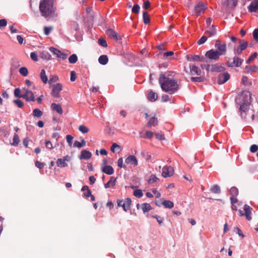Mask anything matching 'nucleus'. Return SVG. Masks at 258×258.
Returning a JSON list of instances; mask_svg holds the SVG:
<instances>
[{"label":"nucleus","instance_id":"1","mask_svg":"<svg viewBox=\"0 0 258 258\" xmlns=\"http://www.w3.org/2000/svg\"><path fill=\"white\" fill-rule=\"evenodd\" d=\"M159 82L162 90L170 94L175 93L179 89L177 81L170 73L161 74L159 79Z\"/></svg>","mask_w":258,"mask_h":258},{"label":"nucleus","instance_id":"2","mask_svg":"<svg viewBox=\"0 0 258 258\" xmlns=\"http://www.w3.org/2000/svg\"><path fill=\"white\" fill-rule=\"evenodd\" d=\"M54 2V0L40 1L39 8L42 16L48 18L53 16L55 11Z\"/></svg>","mask_w":258,"mask_h":258},{"label":"nucleus","instance_id":"3","mask_svg":"<svg viewBox=\"0 0 258 258\" xmlns=\"http://www.w3.org/2000/svg\"><path fill=\"white\" fill-rule=\"evenodd\" d=\"M240 98L243 102L240 105V110L241 111L245 112L248 109V102L251 98V94L249 91H243Z\"/></svg>","mask_w":258,"mask_h":258},{"label":"nucleus","instance_id":"4","mask_svg":"<svg viewBox=\"0 0 258 258\" xmlns=\"http://www.w3.org/2000/svg\"><path fill=\"white\" fill-rule=\"evenodd\" d=\"M117 206L122 207L125 212L130 210L132 200L130 198H126L124 201L118 200L117 201Z\"/></svg>","mask_w":258,"mask_h":258},{"label":"nucleus","instance_id":"5","mask_svg":"<svg viewBox=\"0 0 258 258\" xmlns=\"http://www.w3.org/2000/svg\"><path fill=\"white\" fill-rule=\"evenodd\" d=\"M22 91L23 92L22 98L25 99L27 101H35L34 94L31 91L24 88L22 89Z\"/></svg>","mask_w":258,"mask_h":258},{"label":"nucleus","instance_id":"6","mask_svg":"<svg viewBox=\"0 0 258 258\" xmlns=\"http://www.w3.org/2000/svg\"><path fill=\"white\" fill-rule=\"evenodd\" d=\"M205 56L209 59L217 60L220 55L217 50L211 49L206 53Z\"/></svg>","mask_w":258,"mask_h":258},{"label":"nucleus","instance_id":"7","mask_svg":"<svg viewBox=\"0 0 258 258\" xmlns=\"http://www.w3.org/2000/svg\"><path fill=\"white\" fill-rule=\"evenodd\" d=\"M173 168L170 166L164 167L162 169V175L164 177H170L174 174Z\"/></svg>","mask_w":258,"mask_h":258},{"label":"nucleus","instance_id":"8","mask_svg":"<svg viewBox=\"0 0 258 258\" xmlns=\"http://www.w3.org/2000/svg\"><path fill=\"white\" fill-rule=\"evenodd\" d=\"M207 8V6L203 2H200L195 8V12L197 15H200L204 13Z\"/></svg>","mask_w":258,"mask_h":258},{"label":"nucleus","instance_id":"9","mask_svg":"<svg viewBox=\"0 0 258 258\" xmlns=\"http://www.w3.org/2000/svg\"><path fill=\"white\" fill-rule=\"evenodd\" d=\"M62 90V85L60 83H57L52 87L51 94L53 96L59 98L60 97L59 93Z\"/></svg>","mask_w":258,"mask_h":258},{"label":"nucleus","instance_id":"10","mask_svg":"<svg viewBox=\"0 0 258 258\" xmlns=\"http://www.w3.org/2000/svg\"><path fill=\"white\" fill-rule=\"evenodd\" d=\"M106 34L109 38L115 41L121 39V37L118 34L112 29H108L106 32Z\"/></svg>","mask_w":258,"mask_h":258},{"label":"nucleus","instance_id":"11","mask_svg":"<svg viewBox=\"0 0 258 258\" xmlns=\"http://www.w3.org/2000/svg\"><path fill=\"white\" fill-rule=\"evenodd\" d=\"M230 79V75L228 73L220 74L218 77V83L222 85Z\"/></svg>","mask_w":258,"mask_h":258},{"label":"nucleus","instance_id":"12","mask_svg":"<svg viewBox=\"0 0 258 258\" xmlns=\"http://www.w3.org/2000/svg\"><path fill=\"white\" fill-rule=\"evenodd\" d=\"M215 46L217 47L218 50V53H219L220 55H224L226 53V44H221L219 41H217L215 44Z\"/></svg>","mask_w":258,"mask_h":258},{"label":"nucleus","instance_id":"13","mask_svg":"<svg viewBox=\"0 0 258 258\" xmlns=\"http://www.w3.org/2000/svg\"><path fill=\"white\" fill-rule=\"evenodd\" d=\"M239 42L240 43V45L237 48L234 49L235 54H241L242 51L245 50L247 47V43L246 42L240 40Z\"/></svg>","mask_w":258,"mask_h":258},{"label":"nucleus","instance_id":"14","mask_svg":"<svg viewBox=\"0 0 258 258\" xmlns=\"http://www.w3.org/2000/svg\"><path fill=\"white\" fill-rule=\"evenodd\" d=\"M186 59L188 61H199V62H203L204 61V57L202 56H200L198 55H187Z\"/></svg>","mask_w":258,"mask_h":258},{"label":"nucleus","instance_id":"15","mask_svg":"<svg viewBox=\"0 0 258 258\" xmlns=\"http://www.w3.org/2000/svg\"><path fill=\"white\" fill-rule=\"evenodd\" d=\"M249 12H255L258 10V0H253L248 6Z\"/></svg>","mask_w":258,"mask_h":258},{"label":"nucleus","instance_id":"16","mask_svg":"<svg viewBox=\"0 0 258 258\" xmlns=\"http://www.w3.org/2000/svg\"><path fill=\"white\" fill-rule=\"evenodd\" d=\"M190 72L192 75H196L197 76H200L202 74L201 70L198 67L193 65H189Z\"/></svg>","mask_w":258,"mask_h":258},{"label":"nucleus","instance_id":"17","mask_svg":"<svg viewBox=\"0 0 258 258\" xmlns=\"http://www.w3.org/2000/svg\"><path fill=\"white\" fill-rule=\"evenodd\" d=\"M140 206L141 207V209H142L143 213H144L149 211L150 210H151L152 209L151 206L148 203H145L141 205L138 204L137 205V208L138 209H139Z\"/></svg>","mask_w":258,"mask_h":258},{"label":"nucleus","instance_id":"18","mask_svg":"<svg viewBox=\"0 0 258 258\" xmlns=\"http://www.w3.org/2000/svg\"><path fill=\"white\" fill-rule=\"evenodd\" d=\"M245 70L246 73L252 74L258 71V67L256 66H246L245 67Z\"/></svg>","mask_w":258,"mask_h":258},{"label":"nucleus","instance_id":"19","mask_svg":"<svg viewBox=\"0 0 258 258\" xmlns=\"http://www.w3.org/2000/svg\"><path fill=\"white\" fill-rule=\"evenodd\" d=\"M91 157V153L87 150H84L82 151L81 155L80 156V159L81 160H88Z\"/></svg>","mask_w":258,"mask_h":258},{"label":"nucleus","instance_id":"20","mask_svg":"<svg viewBox=\"0 0 258 258\" xmlns=\"http://www.w3.org/2000/svg\"><path fill=\"white\" fill-rule=\"evenodd\" d=\"M51 109L56 111L59 114H62L63 113L61 106L60 104L53 103L51 105Z\"/></svg>","mask_w":258,"mask_h":258},{"label":"nucleus","instance_id":"21","mask_svg":"<svg viewBox=\"0 0 258 258\" xmlns=\"http://www.w3.org/2000/svg\"><path fill=\"white\" fill-rule=\"evenodd\" d=\"M102 171L104 173L111 175L114 173V169L112 166L109 165H105L102 167Z\"/></svg>","mask_w":258,"mask_h":258},{"label":"nucleus","instance_id":"22","mask_svg":"<svg viewBox=\"0 0 258 258\" xmlns=\"http://www.w3.org/2000/svg\"><path fill=\"white\" fill-rule=\"evenodd\" d=\"M224 68L218 64H212L211 72H221L224 71Z\"/></svg>","mask_w":258,"mask_h":258},{"label":"nucleus","instance_id":"23","mask_svg":"<svg viewBox=\"0 0 258 258\" xmlns=\"http://www.w3.org/2000/svg\"><path fill=\"white\" fill-rule=\"evenodd\" d=\"M251 208L247 205H245L244 206V210L245 211V216H246V219L248 220H250L251 219V217L250 216L251 214Z\"/></svg>","mask_w":258,"mask_h":258},{"label":"nucleus","instance_id":"24","mask_svg":"<svg viewBox=\"0 0 258 258\" xmlns=\"http://www.w3.org/2000/svg\"><path fill=\"white\" fill-rule=\"evenodd\" d=\"M116 178L112 176L110 177V180L104 184L105 188H108L110 187H113L115 184Z\"/></svg>","mask_w":258,"mask_h":258},{"label":"nucleus","instance_id":"25","mask_svg":"<svg viewBox=\"0 0 258 258\" xmlns=\"http://www.w3.org/2000/svg\"><path fill=\"white\" fill-rule=\"evenodd\" d=\"M158 98V95L153 91L149 92L148 94V99L150 101H155Z\"/></svg>","mask_w":258,"mask_h":258},{"label":"nucleus","instance_id":"26","mask_svg":"<svg viewBox=\"0 0 258 258\" xmlns=\"http://www.w3.org/2000/svg\"><path fill=\"white\" fill-rule=\"evenodd\" d=\"M216 28L214 26H212L205 32V34L207 35L209 37H211L214 35L216 34Z\"/></svg>","mask_w":258,"mask_h":258},{"label":"nucleus","instance_id":"27","mask_svg":"<svg viewBox=\"0 0 258 258\" xmlns=\"http://www.w3.org/2000/svg\"><path fill=\"white\" fill-rule=\"evenodd\" d=\"M40 77L43 83L46 84L48 82L47 76L44 70H41L40 73Z\"/></svg>","mask_w":258,"mask_h":258},{"label":"nucleus","instance_id":"28","mask_svg":"<svg viewBox=\"0 0 258 258\" xmlns=\"http://www.w3.org/2000/svg\"><path fill=\"white\" fill-rule=\"evenodd\" d=\"M99 62L103 65H105L107 63L108 61V58L107 55H102L98 58Z\"/></svg>","mask_w":258,"mask_h":258},{"label":"nucleus","instance_id":"29","mask_svg":"<svg viewBox=\"0 0 258 258\" xmlns=\"http://www.w3.org/2000/svg\"><path fill=\"white\" fill-rule=\"evenodd\" d=\"M82 191L84 192L83 195L86 197L91 196V191L87 185H84L82 188Z\"/></svg>","mask_w":258,"mask_h":258},{"label":"nucleus","instance_id":"30","mask_svg":"<svg viewBox=\"0 0 258 258\" xmlns=\"http://www.w3.org/2000/svg\"><path fill=\"white\" fill-rule=\"evenodd\" d=\"M140 137L144 139H151L153 137L154 134L150 131H146L144 134L140 133Z\"/></svg>","mask_w":258,"mask_h":258},{"label":"nucleus","instance_id":"31","mask_svg":"<svg viewBox=\"0 0 258 258\" xmlns=\"http://www.w3.org/2000/svg\"><path fill=\"white\" fill-rule=\"evenodd\" d=\"M40 56L41 58L46 60H50L51 59V56L49 52L47 51H43L41 52L40 54Z\"/></svg>","mask_w":258,"mask_h":258},{"label":"nucleus","instance_id":"32","mask_svg":"<svg viewBox=\"0 0 258 258\" xmlns=\"http://www.w3.org/2000/svg\"><path fill=\"white\" fill-rule=\"evenodd\" d=\"M158 124V119L157 118L155 117H151L149 121L148 122V126L149 127H151L152 126H156Z\"/></svg>","mask_w":258,"mask_h":258},{"label":"nucleus","instance_id":"33","mask_svg":"<svg viewBox=\"0 0 258 258\" xmlns=\"http://www.w3.org/2000/svg\"><path fill=\"white\" fill-rule=\"evenodd\" d=\"M162 204L166 208L171 209L174 206V203L172 202L169 201V200H166V201H163L162 203Z\"/></svg>","mask_w":258,"mask_h":258},{"label":"nucleus","instance_id":"34","mask_svg":"<svg viewBox=\"0 0 258 258\" xmlns=\"http://www.w3.org/2000/svg\"><path fill=\"white\" fill-rule=\"evenodd\" d=\"M243 60L238 57H234L233 58V63L235 67H239L241 65Z\"/></svg>","mask_w":258,"mask_h":258},{"label":"nucleus","instance_id":"35","mask_svg":"<svg viewBox=\"0 0 258 258\" xmlns=\"http://www.w3.org/2000/svg\"><path fill=\"white\" fill-rule=\"evenodd\" d=\"M159 180V179L155 175H151L149 179L148 180V183L150 184L157 182Z\"/></svg>","mask_w":258,"mask_h":258},{"label":"nucleus","instance_id":"36","mask_svg":"<svg viewBox=\"0 0 258 258\" xmlns=\"http://www.w3.org/2000/svg\"><path fill=\"white\" fill-rule=\"evenodd\" d=\"M143 18L145 24H147L150 22V16L147 12H143Z\"/></svg>","mask_w":258,"mask_h":258},{"label":"nucleus","instance_id":"37","mask_svg":"<svg viewBox=\"0 0 258 258\" xmlns=\"http://www.w3.org/2000/svg\"><path fill=\"white\" fill-rule=\"evenodd\" d=\"M78 60V57L76 54H73L69 57V61L71 63H75Z\"/></svg>","mask_w":258,"mask_h":258},{"label":"nucleus","instance_id":"38","mask_svg":"<svg viewBox=\"0 0 258 258\" xmlns=\"http://www.w3.org/2000/svg\"><path fill=\"white\" fill-rule=\"evenodd\" d=\"M230 194L232 196L231 197H236L238 195V190L235 187H232L230 189Z\"/></svg>","mask_w":258,"mask_h":258},{"label":"nucleus","instance_id":"39","mask_svg":"<svg viewBox=\"0 0 258 258\" xmlns=\"http://www.w3.org/2000/svg\"><path fill=\"white\" fill-rule=\"evenodd\" d=\"M237 4V0H227V5L230 8L235 7Z\"/></svg>","mask_w":258,"mask_h":258},{"label":"nucleus","instance_id":"40","mask_svg":"<svg viewBox=\"0 0 258 258\" xmlns=\"http://www.w3.org/2000/svg\"><path fill=\"white\" fill-rule=\"evenodd\" d=\"M211 191L214 194H219L220 192V188L217 185H214L211 188Z\"/></svg>","mask_w":258,"mask_h":258},{"label":"nucleus","instance_id":"41","mask_svg":"<svg viewBox=\"0 0 258 258\" xmlns=\"http://www.w3.org/2000/svg\"><path fill=\"white\" fill-rule=\"evenodd\" d=\"M86 145V142L83 140L81 142L78 141H75L74 144V146L78 148H81L84 147Z\"/></svg>","mask_w":258,"mask_h":258},{"label":"nucleus","instance_id":"42","mask_svg":"<svg viewBox=\"0 0 258 258\" xmlns=\"http://www.w3.org/2000/svg\"><path fill=\"white\" fill-rule=\"evenodd\" d=\"M12 145L16 146L18 145L20 142L19 137L17 134H15L13 139Z\"/></svg>","mask_w":258,"mask_h":258},{"label":"nucleus","instance_id":"43","mask_svg":"<svg viewBox=\"0 0 258 258\" xmlns=\"http://www.w3.org/2000/svg\"><path fill=\"white\" fill-rule=\"evenodd\" d=\"M242 82L245 86H250L252 84L251 81H248V79L246 76H243Z\"/></svg>","mask_w":258,"mask_h":258},{"label":"nucleus","instance_id":"44","mask_svg":"<svg viewBox=\"0 0 258 258\" xmlns=\"http://www.w3.org/2000/svg\"><path fill=\"white\" fill-rule=\"evenodd\" d=\"M33 115L35 117H40L42 115V112L39 109H34Z\"/></svg>","mask_w":258,"mask_h":258},{"label":"nucleus","instance_id":"45","mask_svg":"<svg viewBox=\"0 0 258 258\" xmlns=\"http://www.w3.org/2000/svg\"><path fill=\"white\" fill-rule=\"evenodd\" d=\"M49 50L52 53H53L54 54L56 55L57 57H58V56L59 55V54L61 52V51L59 50H58L54 47H50L49 48Z\"/></svg>","mask_w":258,"mask_h":258},{"label":"nucleus","instance_id":"46","mask_svg":"<svg viewBox=\"0 0 258 258\" xmlns=\"http://www.w3.org/2000/svg\"><path fill=\"white\" fill-rule=\"evenodd\" d=\"M19 73L23 76H27L28 74V71L26 68L22 67L19 70Z\"/></svg>","mask_w":258,"mask_h":258},{"label":"nucleus","instance_id":"47","mask_svg":"<svg viewBox=\"0 0 258 258\" xmlns=\"http://www.w3.org/2000/svg\"><path fill=\"white\" fill-rule=\"evenodd\" d=\"M120 148V146L116 143H113L111 147L110 150L112 152L114 153L115 152L118 151Z\"/></svg>","mask_w":258,"mask_h":258},{"label":"nucleus","instance_id":"48","mask_svg":"<svg viewBox=\"0 0 258 258\" xmlns=\"http://www.w3.org/2000/svg\"><path fill=\"white\" fill-rule=\"evenodd\" d=\"M204 79L203 77H191V80L194 82H202L204 81Z\"/></svg>","mask_w":258,"mask_h":258},{"label":"nucleus","instance_id":"49","mask_svg":"<svg viewBox=\"0 0 258 258\" xmlns=\"http://www.w3.org/2000/svg\"><path fill=\"white\" fill-rule=\"evenodd\" d=\"M134 195L138 198H140L143 196V194L141 189H136L134 191Z\"/></svg>","mask_w":258,"mask_h":258},{"label":"nucleus","instance_id":"50","mask_svg":"<svg viewBox=\"0 0 258 258\" xmlns=\"http://www.w3.org/2000/svg\"><path fill=\"white\" fill-rule=\"evenodd\" d=\"M140 10V7L138 4L135 5L132 9V12L135 14H138Z\"/></svg>","mask_w":258,"mask_h":258},{"label":"nucleus","instance_id":"51","mask_svg":"<svg viewBox=\"0 0 258 258\" xmlns=\"http://www.w3.org/2000/svg\"><path fill=\"white\" fill-rule=\"evenodd\" d=\"M79 131L83 134L87 133L89 132V129L87 127L84 125H81L79 127Z\"/></svg>","mask_w":258,"mask_h":258},{"label":"nucleus","instance_id":"52","mask_svg":"<svg viewBox=\"0 0 258 258\" xmlns=\"http://www.w3.org/2000/svg\"><path fill=\"white\" fill-rule=\"evenodd\" d=\"M257 56V54L256 52L253 53L246 60L247 63H250L251 61H253Z\"/></svg>","mask_w":258,"mask_h":258},{"label":"nucleus","instance_id":"53","mask_svg":"<svg viewBox=\"0 0 258 258\" xmlns=\"http://www.w3.org/2000/svg\"><path fill=\"white\" fill-rule=\"evenodd\" d=\"M58 80V78L56 76H51L50 77L49 80L48 81L49 84H51L55 83Z\"/></svg>","mask_w":258,"mask_h":258},{"label":"nucleus","instance_id":"54","mask_svg":"<svg viewBox=\"0 0 258 258\" xmlns=\"http://www.w3.org/2000/svg\"><path fill=\"white\" fill-rule=\"evenodd\" d=\"M98 43L103 47H106L107 46V42L104 39L99 38L98 40Z\"/></svg>","mask_w":258,"mask_h":258},{"label":"nucleus","instance_id":"55","mask_svg":"<svg viewBox=\"0 0 258 258\" xmlns=\"http://www.w3.org/2000/svg\"><path fill=\"white\" fill-rule=\"evenodd\" d=\"M21 90L19 88H16L14 90V95L16 97L22 98Z\"/></svg>","mask_w":258,"mask_h":258},{"label":"nucleus","instance_id":"56","mask_svg":"<svg viewBox=\"0 0 258 258\" xmlns=\"http://www.w3.org/2000/svg\"><path fill=\"white\" fill-rule=\"evenodd\" d=\"M14 102L19 108H22L24 105L23 102L19 99L15 100Z\"/></svg>","mask_w":258,"mask_h":258},{"label":"nucleus","instance_id":"57","mask_svg":"<svg viewBox=\"0 0 258 258\" xmlns=\"http://www.w3.org/2000/svg\"><path fill=\"white\" fill-rule=\"evenodd\" d=\"M207 40V37L206 36H203L198 41V44L199 45H201L204 44Z\"/></svg>","mask_w":258,"mask_h":258},{"label":"nucleus","instance_id":"58","mask_svg":"<svg viewBox=\"0 0 258 258\" xmlns=\"http://www.w3.org/2000/svg\"><path fill=\"white\" fill-rule=\"evenodd\" d=\"M142 155L144 157V159L146 160H150L151 159V156L146 152H143Z\"/></svg>","mask_w":258,"mask_h":258},{"label":"nucleus","instance_id":"59","mask_svg":"<svg viewBox=\"0 0 258 258\" xmlns=\"http://www.w3.org/2000/svg\"><path fill=\"white\" fill-rule=\"evenodd\" d=\"M152 217L153 218L156 219L158 223L159 224H161V223H162V222L163 221V219L162 217H161L160 216H158V215H153V216H152Z\"/></svg>","mask_w":258,"mask_h":258},{"label":"nucleus","instance_id":"60","mask_svg":"<svg viewBox=\"0 0 258 258\" xmlns=\"http://www.w3.org/2000/svg\"><path fill=\"white\" fill-rule=\"evenodd\" d=\"M156 138L159 140H165L164 136L161 133H156L155 134Z\"/></svg>","mask_w":258,"mask_h":258},{"label":"nucleus","instance_id":"61","mask_svg":"<svg viewBox=\"0 0 258 258\" xmlns=\"http://www.w3.org/2000/svg\"><path fill=\"white\" fill-rule=\"evenodd\" d=\"M252 35L253 39L258 42V28L254 30Z\"/></svg>","mask_w":258,"mask_h":258},{"label":"nucleus","instance_id":"62","mask_svg":"<svg viewBox=\"0 0 258 258\" xmlns=\"http://www.w3.org/2000/svg\"><path fill=\"white\" fill-rule=\"evenodd\" d=\"M30 57L33 60H34L35 61H38L37 54L35 52H32L31 53Z\"/></svg>","mask_w":258,"mask_h":258},{"label":"nucleus","instance_id":"63","mask_svg":"<svg viewBox=\"0 0 258 258\" xmlns=\"http://www.w3.org/2000/svg\"><path fill=\"white\" fill-rule=\"evenodd\" d=\"M73 139V137L71 135H68L66 136L67 141L70 146H72Z\"/></svg>","mask_w":258,"mask_h":258},{"label":"nucleus","instance_id":"64","mask_svg":"<svg viewBox=\"0 0 258 258\" xmlns=\"http://www.w3.org/2000/svg\"><path fill=\"white\" fill-rule=\"evenodd\" d=\"M258 150V146L256 145H252L250 148V151L252 153H255Z\"/></svg>","mask_w":258,"mask_h":258}]
</instances>
